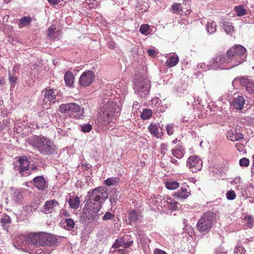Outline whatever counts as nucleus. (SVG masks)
Wrapping results in <instances>:
<instances>
[{
	"label": "nucleus",
	"instance_id": "nucleus-1",
	"mask_svg": "<svg viewBox=\"0 0 254 254\" xmlns=\"http://www.w3.org/2000/svg\"><path fill=\"white\" fill-rule=\"evenodd\" d=\"M108 196V191L105 188L100 187L94 189L90 194L83 209L84 217L88 219L92 217L99 211L101 203L104 202Z\"/></svg>",
	"mask_w": 254,
	"mask_h": 254
},
{
	"label": "nucleus",
	"instance_id": "nucleus-2",
	"mask_svg": "<svg viewBox=\"0 0 254 254\" xmlns=\"http://www.w3.org/2000/svg\"><path fill=\"white\" fill-rule=\"evenodd\" d=\"M120 108L117 106L116 103L110 101L103 107L98 113V124L102 127L110 125L116 122L120 115Z\"/></svg>",
	"mask_w": 254,
	"mask_h": 254
},
{
	"label": "nucleus",
	"instance_id": "nucleus-3",
	"mask_svg": "<svg viewBox=\"0 0 254 254\" xmlns=\"http://www.w3.org/2000/svg\"><path fill=\"white\" fill-rule=\"evenodd\" d=\"M29 144L41 154L50 155L55 150V145L50 139L44 136H35L31 139Z\"/></svg>",
	"mask_w": 254,
	"mask_h": 254
},
{
	"label": "nucleus",
	"instance_id": "nucleus-4",
	"mask_svg": "<svg viewBox=\"0 0 254 254\" xmlns=\"http://www.w3.org/2000/svg\"><path fill=\"white\" fill-rule=\"evenodd\" d=\"M58 111L66 117L73 119H82L84 117L83 108L74 102L61 104Z\"/></svg>",
	"mask_w": 254,
	"mask_h": 254
},
{
	"label": "nucleus",
	"instance_id": "nucleus-5",
	"mask_svg": "<svg viewBox=\"0 0 254 254\" xmlns=\"http://www.w3.org/2000/svg\"><path fill=\"white\" fill-rule=\"evenodd\" d=\"M28 240L31 244L40 246H51L57 241L54 235L46 233L30 234Z\"/></svg>",
	"mask_w": 254,
	"mask_h": 254
},
{
	"label": "nucleus",
	"instance_id": "nucleus-6",
	"mask_svg": "<svg viewBox=\"0 0 254 254\" xmlns=\"http://www.w3.org/2000/svg\"><path fill=\"white\" fill-rule=\"evenodd\" d=\"M246 48L241 45H236L228 50V54L234 63L233 66L242 63L246 60Z\"/></svg>",
	"mask_w": 254,
	"mask_h": 254
},
{
	"label": "nucleus",
	"instance_id": "nucleus-7",
	"mask_svg": "<svg viewBox=\"0 0 254 254\" xmlns=\"http://www.w3.org/2000/svg\"><path fill=\"white\" fill-rule=\"evenodd\" d=\"M214 221V214L210 212H206L199 219L196 228L200 233H207L210 231Z\"/></svg>",
	"mask_w": 254,
	"mask_h": 254
},
{
	"label": "nucleus",
	"instance_id": "nucleus-8",
	"mask_svg": "<svg viewBox=\"0 0 254 254\" xmlns=\"http://www.w3.org/2000/svg\"><path fill=\"white\" fill-rule=\"evenodd\" d=\"M18 162L19 165L16 166L15 170L18 172L21 177H28L31 175V172H28L30 168V162L25 156H22L18 158Z\"/></svg>",
	"mask_w": 254,
	"mask_h": 254
},
{
	"label": "nucleus",
	"instance_id": "nucleus-9",
	"mask_svg": "<svg viewBox=\"0 0 254 254\" xmlns=\"http://www.w3.org/2000/svg\"><path fill=\"white\" fill-rule=\"evenodd\" d=\"M95 74L92 70H86L81 74L79 79L80 86L86 87L90 86L95 79Z\"/></svg>",
	"mask_w": 254,
	"mask_h": 254
},
{
	"label": "nucleus",
	"instance_id": "nucleus-10",
	"mask_svg": "<svg viewBox=\"0 0 254 254\" xmlns=\"http://www.w3.org/2000/svg\"><path fill=\"white\" fill-rule=\"evenodd\" d=\"M187 166L191 172H197L201 169L202 162L199 156H190L188 158Z\"/></svg>",
	"mask_w": 254,
	"mask_h": 254
},
{
	"label": "nucleus",
	"instance_id": "nucleus-11",
	"mask_svg": "<svg viewBox=\"0 0 254 254\" xmlns=\"http://www.w3.org/2000/svg\"><path fill=\"white\" fill-rule=\"evenodd\" d=\"M232 62L231 57L229 56L227 51L226 56L220 54H217L213 60L212 65L215 68H221L222 66L225 64H228Z\"/></svg>",
	"mask_w": 254,
	"mask_h": 254
},
{
	"label": "nucleus",
	"instance_id": "nucleus-12",
	"mask_svg": "<svg viewBox=\"0 0 254 254\" xmlns=\"http://www.w3.org/2000/svg\"><path fill=\"white\" fill-rule=\"evenodd\" d=\"M240 128V126H237L235 128L229 130L226 133L227 138L233 142L243 139V135L237 131L239 130Z\"/></svg>",
	"mask_w": 254,
	"mask_h": 254
},
{
	"label": "nucleus",
	"instance_id": "nucleus-13",
	"mask_svg": "<svg viewBox=\"0 0 254 254\" xmlns=\"http://www.w3.org/2000/svg\"><path fill=\"white\" fill-rule=\"evenodd\" d=\"M59 203L56 199L47 200L45 202L41 211L45 214H49L54 211L57 207H59Z\"/></svg>",
	"mask_w": 254,
	"mask_h": 254
},
{
	"label": "nucleus",
	"instance_id": "nucleus-14",
	"mask_svg": "<svg viewBox=\"0 0 254 254\" xmlns=\"http://www.w3.org/2000/svg\"><path fill=\"white\" fill-rule=\"evenodd\" d=\"M240 84L245 87L247 91L250 94L254 93V82L245 77L239 78Z\"/></svg>",
	"mask_w": 254,
	"mask_h": 254
},
{
	"label": "nucleus",
	"instance_id": "nucleus-15",
	"mask_svg": "<svg viewBox=\"0 0 254 254\" xmlns=\"http://www.w3.org/2000/svg\"><path fill=\"white\" fill-rule=\"evenodd\" d=\"M33 185L39 190H44L48 186L47 182L43 176L35 177L32 180Z\"/></svg>",
	"mask_w": 254,
	"mask_h": 254
},
{
	"label": "nucleus",
	"instance_id": "nucleus-16",
	"mask_svg": "<svg viewBox=\"0 0 254 254\" xmlns=\"http://www.w3.org/2000/svg\"><path fill=\"white\" fill-rule=\"evenodd\" d=\"M132 244L133 241L125 242L124 238H121L116 240V242L113 245V247L115 248H123L127 249L130 247Z\"/></svg>",
	"mask_w": 254,
	"mask_h": 254
},
{
	"label": "nucleus",
	"instance_id": "nucleus-17",
	"mask_svg": "<svg viewBox=\"0 0 254 254\" xmlns=\"http://www.w3.org/2000/svg\"><path fill=\"white\" fill-rule=\"evenodd\" d=\"M10 191L12 199L16 203H20L23 199L22 194L21 190L18 189H11Z\"/></svg>",
	"mask_w": 254,
	"mask_h": 254
},
{
	"label": "nucleus",
	"instance_id": "nucleus-18",
	"mask_svg": "<svg viewBox=\"0 0 254 254\" xmlns=\"http://www.w3.org/2000/svg\"><path fill=\"white\" fill-rule=\"evenodd\" d=\"M141 212L138 210L131 209L128 212V221L129 224L136 222L140 217Z\"/></svg>",
	"mask_w": 254,
	"mask_h": 254
},
{
	"label": "nucleus",
	"instance_id": "nucleus-19",
	"mask_svg": "<svg viewBox=\"0 0 254 254\" xmlns=\"http://www.w3.org/2000/svg\"><path fill=\"white\" fill-rule=\"evenodd\" d=\"M245 100L243 96H238L234 99L232 105L237 110H241L245 104Z\"/></svg>",
	"mask_w": 254,
	"mask_h": 254
},
{
	"label": "nucleus",
	"instance_id": "nucleus-20",
	"mask_svg": "<svg viewBox=\"0 0 254 254\" xmlns=\"http://www.w3.org/2000/svg\"><path fill=\"white\" fill-rule=\"evenodd\" d=\"M172 9L173 10V13H178L182 15L184 14L185 15L190 14L191 12L190 9L187 10L186 11H184L182 4L179 3H175L172 5Z\"/></svg>",
	"mask_w": 254,
	"mask_h": 254
},
{
	"label": "nucleus",
	"instance_id": "nucleus-21",
	"mask_svg": "<svg viewBox=\"0 0 254 254\" xmlns=\"http://www.w3.org/2000/svg\"><path fill=\"white\" fill-rule=\"evenodd\" d=\"M190 191L185 188H181L177 192H175L173 196L175 197L186 199L190 195Z\"/></svg>",
	"mask_w": 254,
	"mask_h": 254
},
{
	"label": "nucleus",
	"instance_id": "nucleus-22",
	"mask_svg": "<svg viewBox=\"0 0 254 254\" xmlns=\"http://www.w3.org/2000/svg\"><path fill=\"white\" fill-rule=\"evenodd\" d=\"M64 79L65 84L69 87H71L74 83V77L71 71H66L64 75Z\"/></svg>",
	"mask_w": 254,
	"mask_h": 254
},
{
	"label": "nucleus",
	"instance_id": "nucleus-23",
	"mask_svg": "<svg viewBox=\"0 0 254 254\" xmlns=\"http://www.w3.org/2000/svg\"><path fill=\"white\" fill-rule=\"evenodd\" d=\"M217 25L215 22L211 19H209L206 24V29L209 34H212L216 31Z\"/></svg>",
	"mask_w": 254,
	"mask_h": 254
},
{
	"label": "nucleus",
	"instance_id": "nucleus-24",
	"mask_svg": "<svg viewBox=\"0 0 254 254\" xmlns=\"http://www.w3.org/2000/svg\"><path fill=\"white\" fill-rule=\"evenodd\" d=\"M179 61V58L177 55H172L169 57L166 62V65L168 67H173L176 65Z\"/></svg>",
	"mask_w": 254,
	"mask_h": 254
},
{
	"label": "nucleus",
	"instance_id": "nucleus-25",
	"mask_svg": "<svg viewBox=\"0 0 254 254\" xmlns=\"http://www.w3.org/2000/svg\"><path fill=\"white\" fill-rule=\"evenodd\" d=\"M68 204L70 207L73 209H77L80 205V198L78 196L70 197L68 200Z\"/></svg>",
	"mask_w": 254,
	"mask_h": 254
},
{
	"label": "nucleus",
	"instance_id": "nucleus-26",
	"mask_svg": "<svg viewBox=\"0 0 254 254\" xmlns=\"http://www.w3.org/2000/svg\"><path fill=\"white\" fill-rule=\"evenodd\" d=\"M172 154L178 159H181L185 154V150L182 146L172 150Z\"/></svg>",
	"mask_w": 254,
	"mask_h": 254
},
{
	"label": "nucleus",
	"instance_id": "nucleus-27",
	"mask_svg": "<svg viewBox=\"0 0 254 254\" xmlns=\"http://www.w3.org/2000/svg\"><path fill=\"white\" fill-rule=\"evenodd\" d=\"M56 93L55 90L54 89L46 90L45 92V97L50 102L53 101L56 99Z\"/></svg>",
	"mask_w": 254,
	"mask_h": 254
},
{
	"label": "nucleus",
	"instance_id": "nucleus-28",
	"mask_svg": "<svg viewBox=\"0 0 254 254\" xmlns=\"http://www.w3.org/2000/svg\"><path fill=\"white\" fill-rule=\"evenodd\" d=\"M166 203L168 205V208L172 210H176L178 208V202L171 197L166 199Z\"/></svg>",
	"mask_w": 254,
	"mask_h": 254
},
{
	"label": "nucleus",
	"instance_id": "nucleus-29",
	"mask_svg": "<svg viewBox=\"0 0 254 254\" xmlns=\"http://www.w3.org/2000/svg\"><path fill=\"white\" fill-rule=\"evenodd\" d=\"M32 19L29 16H24L22 17L20 20L18 24L19 28H22L26 25L30 24Z\"/></svg>",
	"mask_w": 254,
	"mask_h": 254
},
{
	"label": "nucleus",
	"instance_id": "nucleus-30",
	"mask_svg": "<svg viewBox=\"0 0 254 254\" xmlns=\"http://www.w3.org/2000/svg\"><path fill=\"white\" fill-rule=\"evenodd\" d=\"M120 181V179L118 178H110L104 181V184L107 186L112 185H117Z\"/></svg>",
	"mask_w": 254,
	"mask_h": 254
},
{
	"label": "nucleus",
	"instance_id": "nucleus-31",
	"mask_svg": "<svg viewBox=\"0 0 254 254\" xmlns=\"http://www.w3.org/2000/svg\"><path fill=\"white\" fill-rule=\"evenodd\" d=\"M64 224V228L67 230H71L75 225L73 220L71 218H66Z\"/></svg>",
	"mask_w": 254,
	"mask_h": 254
},
{
	"label": "nucleus",
	"instance_id": "nucleus-32",
	"mask_svg": "<svg viewBox=\"0 0 254 254\" xmlns=\"http://www.w3.org/2000/svg\"><path fill=\"white\" fill-rule=\"evenodd\" d=\"M152 114V112L151 109H145L143 110L140 117L143 120H146L149 119Z\"/></svg>",
	"mask_w": 254,
	"mask_h": 254
},
{
	"label": "nucleus",
	"instance_id": "nucleus-33",
	"mask_svg": "<svg viewBox=\"0 0 254 254\" xmlns=\"http://www.w3.org/2000/svg\"><path fill=\"white\" fill-rule=\"evenodd\" d=\"M165 186L169 190H175L179 187V183L176 181H167L165 182Z\"/></svg>",
	"mask_w": 254,
	"mask_h": 254
},
{
	"label": "nucleus",
	"instance_id": "nucleus-34",
	"mask_svg": "<svg viewBox=\"0 0 254 254\" xmlns=\"http://www.w3.org/2000/svg\"><path fill=\"white\" fill-rule=\"evenodd\" d=\"M148 129L151 134L157 137L159 134V130L156 124H151L148 127Z\"/></svg>",
	"mask_w": 254,
	"mask_h": 254
},
{
	"label": "nucleus",
	"instance_id": "nucleus-35",
	"mask_svg": "<svg viewBox=\"0 0 254 254\" xmlns=\"http://www.w3.org/2000/svg\"><path fill=\"white\" fill-rule=\"evenodd\" d=\"M234 9L238 16H242L246 14V9L241 5L235 6Z\"/></svg>",
	"mask_w": 254,
	"mask_h": 254
},
{
	"label": "nucleus",
	"instance_id": "nucleus-36",
	"mask_svg": "<svg viewBox=\"0 0 254 254\" xmlns=\"http://www.w3.org/2000/svg\"><path fill=\"white\" fill-rule=\"evenodd\" d=\"M223 28L227 34L231 33L234 30L233 26L229 22L224 23L223 25Z\"/></svg>",
	"mask_w": 254,
	"mask_h": 254
},
{
	"label": "nucleus",
	"instance_id": "nucleus-37",
	"mask_svg": "<svg viewBox=\"0 0 254 254\" xmlns=\"http://www.w3.org/2000/svg\"><path fill=\"white\" fill-rule=\"evenodd\" d=\"M8 79L10 83L11 88H13L18 80L17 76H15L14 74H11L9 72Z\"/></svg>",
	"mask_w": 254,
	"mask_h": 254
},
{
	"label": "nucleus",
	"instance_id": "nucleus-38",
	"mask_svg": "<svg viewBox=\"0 0 254 254\" xmlns=\"http://www.w3.org/2000/svg\"><path fill=\"white\" fill-rule=\"evenodd\" d=\"M134 88L139 93L147 91L146 87L144 85V84H139L137 83L134 84Z\"/></svg>",
	"mask_w": 254,
	"mask_h": 254
},
{
	"label": "nucleus",
	"instance_id": "nucleus-39",
	"mask_svg": "<svg viewBox=\"0 0 254 254\" xmlns=\"http://www.w3.org/2000/svg\"><path fill=\"white\" fill-rule=\"evenodd\" d=\"M149 28L150 26L148 24H142L140 27L139 31L142 34L147 35V34L146 33L149 30Z\"/></svg>",
	"mask_w": 254,
	"mask_h": 254
},
{
	"label": "nucleus",
	"instance_id": "nucleus-40",
	"mask_svg": "<svg viewBox=\"0 0 254 254\" xmlns=\"http://www.w3.org/2000/svg\"><path fill=\"white\" fill-rule=\"evenodd\" d=\"M56 30V28L54 26H51L48 29L47 35L51 39H55L56 38L55 36Z\"/></svg>",
	"mask_w": 254,
	"mask_h": 254
},
{
	"label": "nucleus",
	"instance_id": "nucleus-41",
	"mask_svg": "<svg viewBox=\"0 0 254 254\" xmlns=\"http://www.w3.org/2000/svg\"><path fill=\"white\" fill-rule=\"evenodd\" d=\"M234 253L235 254H246V250L242 246H237L234 249Z\"/></svg>",
	"mask_w": 254,
	"mask_h": 254
},
{
	"label": "nucleus",
	"instance_id": "nucleus-42",
	"mask_svg": "<svg viewBox=\"0 0 254 254\" xmlns=\"http://www.w3.org/2000/svg\"><path fill=\"white\" fill-rule=\"evenodd\" d=\"M226 197L229 200H233L236 196V193L233 190H229L226 194Z\"/></svg>",
	"mask_w": 254,
	"mask_h": 254
},
{
	"label": "nucleus",
	"instance_id": "nucleus-43",
	"mask_svg": "<svg viewBox=\"0 0 254 254\" xmlns=\"http://www.w3.org/2000/svg\"><path fill=\"white\" fill-rule=\"evenodd\" d=\"M92 129V127L90 124H85L81 126V130L83 132H89Z\"/></svg>",
	"mask_w": 254,
	"mask_h": 254
},
{
	"label": "nucleus",
	"instance_id": "nucleus-44",
	"mask_svg": "<svg viewBox=\"0 0 254 254\" xmlns=\"http://www.w3.org/2000/svg\"><path fill=\"white\" fill-rule=\"evenodd\" d=\"M115 217L114 214L111 213L110 212H106L105 215L102 217V220L103 221H107L113 219Z\"/></svg>",
	"mask_w": 254,
	"mask_h": 254
},
{
	"label": "nucleus",
	"instance_id": "nucleus-45",
	"mask_svg": "<svg viewBox=\"0 0 254 254\" xmlns=\"http://www.w3.org/2000/svg\"><path fill=\"white\" fill-rule=\"evenodd\" d=\"M249 160L245 157L241 159L239 161L240 165L243 167H247L249 165Z\"/></svg>",
	"mask_w": 254,
	"mask_h": 254
},
{
	"label": "nucleus",
	"instance_id": "nucleus-46",
	"mask_svg": "<svg viewBox=\"0 0 254 254\" xmlns=\"http://www.w3.org/2000/svg\"><path fill=\"white\" fill-rule=\"evenodd\" d=\"M167 134L169 135H171L174 133V126L172 124L167 125L166 127Z\"/></svg>",
	"mask_w": 254,
	"mask_h": 254
},
{
	"label": "nucleus",
	"instance_id": "nucleus-47",
	"mask_svg": "<svg viewBox=\"0 0 254 254\" xmlns=\"http://www.w3.org/2000/svg\"><path fill=\"white\" fill-rule=\"evenodd\" d=\"M1 222L3 225L9 224L11 223V219L8 215L4 216L1 219Z\"/></svg>",
	"mask_w": 254,
	"mask_h": 254
},
{
	"label": "nucleus",
	"instance_id": "nucleus-48",
	"mask_svg": "<svg viewBox=\"0 0 254 254\" xmlns=\"http://www.w3.org/2000/svg\"><path fill=\"white\" fill-rule=\"evenodd\" d=\"M235 146L237 149L240 152H242L244 150V146L242 143H237L236 144Z\"/></svg>",
	"mask_w": 254,
	"mask_h": 254
},
{
	"label": "nucleus",
	"instance_id": "nucleus-49",
	"mask_svg": "<svg viewBox=\"0 0 254 254\" xmlns=\"http://www.w3.org/2000/svg\"><path fill=\"white\" fill-rule=\"evenodd\" d=\"M38 170V169L37 166L32 164L31 166H30L28 172H31L32 174L33 172H34L35 171H37Z\"/></svg>",
	"mask_w": 254,
	"mask_h": 254
},
{
	"label": "nucleus",
	"instance_id": "nucleus-50",
	"mask_svg": "<svg viewBox=\"0 0 254 254\" xmlns=\"http://www.w3.org/2000/svg\"><path fill=\"white\" fill-rule=\"evenodd\" d=\"M24 208H25V209L27 211H29L28 214H29L30 213H32V209H33V206L32 205H31V204L26 205L25 206Z\"/></svg>",
	"mask_w": 254,
	"mask_h": 254
},
{
	"label": "nucleus",
	"instance_id": "nucleus-51",
	"mask_svg": "<svg viewBox=\"0 0 254 254\" xmlns=\"http://www.w3.org/2000/svg\"><path fill=\"white\" fill-rule=\"evenodd\" d=\"M154 254H167V253L163 250L159 249H156L154 250Z\"/></svg>",
	"mask_w": 254,
	"mask_h": 254
},
{
	"label": "nucleus",
	"instance_id": "nucleus-52",
	"mask_svg": "<svg viewBox=\"0 0 254 254\" xmlns=\"http://www.w3.org/2000/svg\"><path fill=\"white\" fill-rule=\"evenodd\" d=\"M148 55L151 57H155L156 55V51L153 49H149L147 51Z\"/></svg>",
	"mask_w": 254,
	"mask_h": 254
},
{
	"label": "nucleus",
	"instance_id": "nucleus-53",
	"mask_svg": "<svg viewBox=\"0 0 254 254\" xmlns=\"http://www.w3.org/2000/svg\"><path fill=\"white\" fill-rule=\"evenodd\" d=\"M167 147H168V145L164 143V144H162L161 145V149L162 150V153H163L164 154L165 153V151H167L168 149Z\"/></svg>",
	"mask_w": 254,
	"mask_h": 254
},
{
	"label": "nucleus",
	"instance_id": "nucleus-54",
	"mask_svg": "<svg viewBox=\"0 0 254 254\" xmlns=\"http://www.w3.org/2000/svg\"><path fill=\"white\" fill-rule=\"evenodd\" d=\"M117 252L121 254H127L128 251L126 249H120L118 248Z\"/></svg>",
	"mask_w": 254,
	"mask_h": 254
},
{
	"label": "nucleus",
	"instance_id": "nucleus-55",
	"mask_svg": "<svg viewBox=\"0 0 254 254\" xmlns=\"http://www.w3.org/2000/svg\"><path fill=\"white\" fill-rule=\"evenodd\" d=\"M47 0L51 4H53V5H57L61 1V0Z\"/></svg>",
	"mask_w": 254,
	"mask_h": 254
},
{
	"label": "nucleus",
	"instance_id": "nucleus-56",
	"mask_svg": "<svg viewBox=\"0 0 254 254\" xmlns=\"http://www.w3.org/2000/svg\"><path fill=\"white\" fill-rule=\"evenodd\" d=\"M19 69V65H15L14 66V67L12 68V71H13V74H14L16 70H18Z\"/></svg>",
	"mask_w": 254,
	"mask_h": 254
},
{
	"label": "nucleus",
	"instance_id": "nucleus-57",
	"mask_svg": "<svg viewBox=\"0 0 254 254\" xmlns=\"http://www.w3.org/2000/svg\"><path fill=\"white\" fill-rule=\"evenodd\" d=\"M170 161L173 164H176L177 163V160L173 157H171Z\"/></svg>",
	"mask_w": 254,
	"mask_h": 254
},
{
	"label": "nucleus",
	"instance_id": "nucleus-58",
	"mask_svg": "<svg viewBox=\"0 0 254 254\" xmlns=\"http://www.w3.org/2000/svg\"><path fill=\"white\" fill-rule=\"evenodd\" d=\"M5 83V80L3 78H0V84H4Z\"/></svg>",
	"mask_w": 254,
	"mask_h": 254
},
{
	"label": "nucleus",
	"instance_id": "nucleus-59",
	"mask_svg": "<svg viewBox=\"0 0 254 254\" xmlns=\"http://www.w3.org/2000/svg\"><path fill=\"white\" fill-rule=\"evenodd\" d=\"M178 141V140L177 139H175L172 141V143L176 144L177 143Z\"/></svg>",
	"mask_w": 254,
	"mask_h": 254
},
{
	"label": "nucleus",
	"instance_id": "nucleus-60",
	"mask_svg": "<svg viewBox=\"0 0 254 254\" xmlns=\"http://www.w3.org/2000/svg\"><path fill=\"white\" fill-rule=\"evenodd\" d=\"M40 250H38V251H35V253L36 254H41L42 253V252H39Z\"/></svg>",
	"mask_w": 254,
	"mask_h": 254
},
{
	"label": "nucleus",
	"instance_id": "nucleus-61",
	"mask_svg": "<svg viewBox=\"0 0 254 254\" xmlns=\"http://www.w3.org/2000/svg\"><path fill=\"white\" fill-rule=\"evenodd\" d=\"M6 3H8L11 0H3Z\"/></svg>",
	"mask_w": 254,
	"mask_h": 254
}]
</instances>
